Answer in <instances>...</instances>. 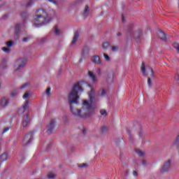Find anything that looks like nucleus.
Wrapping results in <instances>:
<instances>
[{
  "label": "nucleus",
  "instance_id": "1",
  "mask_svg": "<svg viewBox=\"0 0 179 179\" xmlns=\"http://www.w3.org/2000/svg\"><path fill=\"white\" fill-rule=\"evenodd\" d=\"M83 82H78L73 87L69 96V104L72 114L76 117H80V118H87L90 115L94 114V88L92 87V85H89L91 90L89 92L90 101L85 100L83 101V107L80 110L72 106V104H78L79 103V92H83Z\"/></svg>",
  "mask_w": 179,
  "mask_h": 179
},
{
  "label": "nucleus",
  "instance_id": "2",
  "mask_svg": "<svg viewBox=\"0 0 179 179\" xmlns=\"http://www.w3.org/2000/svg\"><path fill=\"white\" fill-rule=\"evenodd\" d=\"M50 23V17L47 15V12L44 9H39L36 11V15L33 21V24L36 27L43 26V24H48Z\"/></svg>",
  "mask_w": 179,
  "mask_h": 179
},
{
  "label": "nucleus",
  "instance_id": "3",
  "mask_svg": "<svg viewBox=\"0 0 179 179\" xmlns=\"http://www.w3.org/2000/svg\"><path fill=\"white\" fill-rule=\"evenodd\" d=\"M132 27H134V24H131L129 25L128 27V31L131 35H133L134 38H135L136 40H139L140 38L142 37V29H138L137 31H135L133 34H132Z\"/></svg>",
  "mask_w": 179,
  "mask_h": 179
},
{
  "label": "nucleus",
  "instance_id": "4",
  "mask_svg": "<svg viewBox=\"0 0 179 179\" xmlns=\"http://www.w3.org/2000/svg\"><path fill=\"white\" fill-rule=\"evenodd\" d=\"M33 136H34V133H29L25 135L23 141V145L27 146V145H29V143L33 141Z\"/></svg>",
  "mask_w": 179,
  "mask_h": 179
},
{
  "label": "nucleus",
  "instance_id": "5",
  "mask_svg": "<svg viewBox=\"0 0 179 179\" xmlns=\"http://www.w3.org/2000/svg\"><path fill=\"white\" fill-rule=\"evenodd\" d=\"M54 129H55V120H52L49 125H48L47 134L51 135L54 132Z\"/></svg>",
  "mask_w": 179,
  "mask_h": 179
},
{
  "label": "nucleus",
  "instance_id": "6",
  "mask_svg": "<svg viewBox=\"0 0 179 179\" xmlns=\"http://www.w3.org/2000/svg\"><path fill=\"white\" fill-rule=\"evenodd\" d=\"M170 166H171V159H169L164 162V166L162 167L161 171L162 173H167V171H169L170 169Z\"/></svg>",
  "mask_w": 179,
  "mask_h": 179
},
{
  "label": "nucleus",
  "instance_id": "7",
  "mask_svg": "<svg viewBox=\"0 0 179 179\" xmlns=\"http://www.w3.org/2000/svg\"><path fill=\"white\" fill-rule=\"evenodd\" d=\"M19 62V66L18 68L16 69L17 72H20V69H22V68H24V66H26V64H27V59H20V60H18Z\"/></svg>",
  "mask_w": 179,
  "mask_h": 179
},
{
  "label": "nucleus",
  "instance_id": "8",
  "mask_svg": "<svg viewBox=\"0 0 179 179\" xmlns=\"http://www.w3.org/2000/svg\"><path fill=\"white\" fill-rule=\"evenodd\" d=\"M22 124L24 128H26V127L29 126V124H30V115H29V114H27L23 117Z\"/></svg>",
  "mask_w": 179,
  "mask_h": 179
},
{
  "label": "nucleus",
  "instance_id": "9",
  "mask_svg": "<svg viewBox=\"0 0 179 179\" xmlns=\"http://www.w3.org/2000/svg\"><path fill=\"white\" fill-rule=\"evenodd\" d=\"M9 104V98L8 96L3 97L0 101V106L5 108Z\"/></svg>",
  "mask_w": 179,
  "mask_h": 179
},
{
  "label": "nucleus",
  "instance_id": "10",
  "mask_svg": "<svg viewBox=\"0 0 179 179\" xmlns=\"http://www.w3.org/2000/svg\"><path fill=\"white\" fill-rule=\"evenodd\" d=\"M29 101H27L24 103V105L22 108H20L18 110L19 114H24V111H26V110H27V108H29Z\"/></svg>",
  "mask_w": 179,
  "mask_h": 179
},
{
  "label": "nucleus",
  "instance_id": "11",
  "mask_svg": "<svg viewBox=\"0 0 179 179\" xmlns=\"http://www.w3.org/2000/svg\"><path fill=\"white\" fill-rule=\"evenodd\" d=\"M158 36L162 41H167V36H166V34L163 32L162 31H159L158 33Z\"/></svg>",
  "mask_w": 179,
  "mask_h": 179
},
{
  "label": "nucleus",
  "instance_id": "12",
  "mask_svg": "<svg viewBox=\"0 0 179 179\" xmlns=\"http://www.w3.org/2000/svg\"><path fill=\"white\" fill-rule=\"evenodd\" d=\"M78 38H79V33L76 31L74 34L71 45H75V44L78 43Z\"/></svg>",
  "mask_w": 179,
  "mask_h": 179
},
{
  "label": "nucleus",
  "instance_id": "13",
  "mask_svg": "<svg viewBox=\"0 0 179 179\" xmlns=\"http://www.w3.org/2000/svg\"><path fill=\"white\" fill-rule=\"evenodd\" d=\"M92 62H94V64H96L97 65L101 64V60L100 59V57L99 56H94L92 58Z\"/></svg>",
  "mask_w": 179,
  "mask_h": 179
},
{
  "label": "nucleus",
  "instance_id": "14",
  "mask_svg": "<svg viewBox=\"0 0 179 179\" xmlns=\"http://www.w3.org/2000/svg\"><path fill=\"white\" fill-rule=\"evenodd\" d=\"M89 76L90 78V79H92V82L94 83L95 82H97V77L96 76V75H94V73L92 71H89L88 72Z\"/></svg>",
  "mask_w": 179,
  "mask_h": 179
},
{
  "label": "nucleus",
  "instance_id": "15",
  "mask_svg": "<svg viewBox=\"0 0 179 179\" xmlns=\"http://www.w3.org/2000/svg\"><path fill=\"white\" fill-rule=\"evenodd\" d=\"M8 159H9V157H8L7 152H5L0 156V162H6V160H8Z\"/></svg>",
  "mask_w": 179,
  "mask_h": 179
},
{
  "label": "nucleus",
  "instance_id": "16",
  "mask_svg": "<svg viewBox=\"0 0 179 179\" xmlns=\"http://www.w3.org/2000/svg\"><path fill=\"white\" fill-rule=\"evenodd\" d=\"M101 134H107L108 132V127L102 126L100 129Z\"/></svg>",
  "mask_w": 179,
  "mask_h": 179
},
{
  "label": "nucleus",
  "instance_id": "17",
  "mask_svg": "<svg viewBox=\"0 0 179 179\" xmlns=\"http://www.w3.org/2000/svg\"><path fill=\"white\" fill-rule=\"evenodd\" d=\"M20 27H22V24H17L15 26V35L17 37H19V33H20Z\"/></svg>",
  "mask_w": 179,
  "mask_h": 179
},
{
  "label": "nucleus",
  "instance_id": "18",
  "mask_svg": "<svg viewBox=\"0 0 179 179\" xmlns=\"http://www.w3.org/2000/svg\"><path fill=\"white\" fill-rule=\"evenodd\" d=\"M54 33H55V36H60L61 34L62 33V31H60V29H59V28H58V26L56 25L54 29Z\"/></svg>",
  "mask_w": 179,
  "mask_h": 179
},
{
  "label": "nucleus",
  "instance_id": "19",
  "mask_svg": "<svg viewBox=\"0 0 179 179\" xmlns=\"http://www.w3.org/2000/svg\"><path fill=\"white\" fill-rule=\"evenodd\" d=\"M90 9L89 8V6H85V10H84V16L85 17H87V15H89V11Z\"/></svg>",
  "mask_w": 179,
  "mask_h": 179
},
{
  "label": "nucleus",
  "instance_id": "20",
  "mask_svg": "<svg viewBox=\"0 0 179 179\" xmlns=\"http://www.w3.org/2000/svg\"><path fill=\"white\" fill-rule=\"evenodd\" d=\"M141 72L143 75H146V66L143 62H142Z\"/></svg>",
  "mask_w": 179,
  "mask_h": 179
},
{
  "label": "nucleus",
  "instance_id": "21",
  "mask_svg": "<svg viewBox=\"0 0 179 179\" xmlns=\"http://www.w3.org/2000/svg\"><path fill=\"white\" fill-rule=\"evenodd\" d=\"M47 177L48 179H54L57 177V176L54 173L50 172L48 173Z\"/></svg>",
  "mask_w": 179,
  "mask_h": 179
},
{
  "label": "nucleus",
  "instance_id": "22",
  "mask_svg": "<svg viewBox=\"0 0 179 179\" xmlns=\"http://www.w3.org/2000/svg\"><path fill=\"white\" fill-rule=\"evenodd\" d=\"M136 153L140 157H143V156H145V152L141 151L140 150H136Z\"/></svg>",
  "mask_w": 179,
  "mask_h": 179
},
{
  "label": "nucleus",
  "instance_id": "23",
  "mask_svg": "<svg viewBox=\"0 0 179 179\" xmlns=\"http://www.w3.org/2000/svg\"><path fill=\"white\" fill-rule=\"evenodd\" d=\"M18 93L19 92H17V90H15L14 91H13L11 92L10 96H11V97H16L17 96Z\"/></svg>",
  "mask_w": 179,
  "mask_h": 179
},
{
  "label": "nucleus",
  "instance_id": "24",
  "mask_svg": "<svg viewBox=\"0 0 179 179\" xmlns=\"http://www.w3.org/2000/svg\"><path fill=\"white\" fill-rule=\"evenodd\" d=\"M83 55H85V54H89V48L85 47L83 50Z\"/></svg>",
  "mask_w": 179,
  "mask_h": 179
},
{
  "label": "nucleus",
  "instance_id": "25",
  "mask_svg": "<svg viewBox=\"0 0 179 179\" xmlns=\"http://www.w3.org/2000/svg\"><path fill=\"white\" fill-rule=\"evenodd\" d=\"M1 66L3 69H6V59H2Z\"/></svg>",
  "mask_w": 179,
  "mask_h": 179
},
{
  "label": "nucleus",
  "instance_id": "26",
  "mask_svg": "<svg viewBox=\"0 0 179 179\" xmlns=\"http://www.w3.org/2000/svg\"><path fill=\"white\" fill-rule=\"evenodd\" d=\"M108 47H110V43H104L102 46L103 50H107V48H108Z\"/></svg>",
  "mask_w": 179,
  "mask_h": 179
},
{
  "label": "nucleus",
  "instance_id": "27",
  "mask_svg": "<svg viewBox=\"0 0 179 179\" xmlns=\"http://www.w3.org/2000/svg\"><path fill=\"white\" fill-rule=\"evenodd\" d=\"M45 94H47L48 96H51V88L48 87L45 90Z\"/></svg>",
  "mask_w": 179,
  "mask_h": 179
},
{
  "label": "nucleus",
  "instance_id": "28",
  "mask_svg": "<svg viewBox=\"0 0 179 179\" xmlns=\"http://www.w3.org/2000/svg\"><path fill=\"white\" fill-rule=\"evenodd\" d=\"M6 45L8 48H10L12 45H13V41H8L6 43Z\"/></svg>",
  "mask_w": 179,
  "mask_h": 179
},
{
  "label": "nucleus",
  "instance_id": "29",
  "mask_svg": "<svg viewBox=\"0 0 179 179\" xmlns=\"http://www.w3.org/2000/svg\"><path fill=\"white\" fill-rule=\"evenodd\" d=\"M110 78H112L111 81H110L109 78H107V81L108 83H114V75L110 76Z\"/></svg>",
  "mask_w": 179,
  "mask_h": 179
},
{
  "label": "nucleus",
  "instance_id": "30",
  "mask_svg": "<svg viewBox=\"0 0 179 179\" xmlns=\"http://www.w3.org/2000/svg\"><path fill=\"white\" fill-rule=\"evenodd\" d=\"M148 85L149 87H152V79L150 78V77L148 78Z\"/></svg>",
  "mask_w": 179,
  "mask_h": 179
},
{
  "label": "nucleus",
  "instance_id": "31",
  "mask_svg": "<svg viewBox=\"0 0 179 179\" xmlns=\"http://www.w3.org/2000/svg\"><path fill=\"white\" fill-rule=\"evenodd\" d=\"M89 165H87V164H81L80 165H78V167H80V169H83V168H86L88 167Z\"/></svg>",
  "mask_w": 179,
  "mask_h": 179
},
{
  "label": "nucleus",
  "instance_id": "32",
  "mask_svg": "<svg viewBox=\"0 0 179 179\" xmlns=\"http://www.w3.org/2000/svg\"><path fill=\"white\" fill-rule=\"evenodd\" d=\"M2 50H3V51L4 52H6L7 54L8 53H9V52H10V49H9V48H2Z\"/></svg>",
  "mask_w": 179,
  "mask_h": 179
},
{
  "label": "nucleus",
  "instance_id": "33",
  "mask_svg": "<svg viewBox=\"0 0 179 179\" xmlns=\"http://www.w3.org/2000/svg\"><path fill=\"white\" fill-rule=\"evenodd\" d=\"M30 96V94L28 92H25L24 94L23 95L22 98L23 99H29V96Z\"/></svg>",
  "mask_w": 179,
  "mask_h": 179
},
{
  "label": "nucleus",
  "instance_id": "34",
  "mask_svg": "<svg viewBox=\"0 0 179 179\" xmlns=\"http://www.w3.org/2000/svg\"><path fill=\"white\" fill-rule=\"evenodd\" d=\"M100 113L102 115H105V117H107V111H106V110H101Z\"/></svg>",
  "mask_w": 179,
  "mask_h": 179
},
{
  "label": "nucleus",
  "instance_id": "35",
  "mask_svg": "<svg viewBox=\"0 0 179 179\" xmlns=\"http://www.w3.org/2000/svg\"><path fill=\"white\" fill-rule=\"evenodd\" d=\"M138 136L140 138H142L143 136V131L141 130V129H139V131H138Z\"/></svg>",
  "mask_w": 179,
  "mask_h": 179
},
{
  "label": "nucleus",
  "instance_id": "36",
  "mask_svg": "<svg viewBox=\"0 0 179 179\" xmlns=\"http://www.w3.org/2000/svg\"><path fill=\"white\" fill-rule=\"evenodd\" d=\"M106 94H107V92H106V90L103 89L101 93V96H102V97H104Z\"/></svg>",
  "mask_w": 179,
  "mask_h": 179
},
{
  "label": "nucleus",
  "instance_id": "37",
  "mask_svg": "<svg viewBox=\"0 0 179 179\" xmlns=\"http://www.w3.org/2000/svg\"><path fill=\"white\" fill-rule=\"evenodd\" d=\"M104 58L106 61H110V57L107 54H103Z\"/></svg>",
  "mask_w": 179,
  "mask_h": 179
},
{
  "label": "nucleus",
  "instance_id": "38",
  "mask_svg": "<svg viewBox=\"0 0 179 179\" xmlns=\"http://www.w3.org/2000/svg\"><path fill=\"white\" fill-rule=\"evenodd\" d=\"M21 16L23 17V19H26V17H27V14L26 13H22L21 14Z\"/></svg>",
  "mask_w": 179,
  "mask_h": 179
},
{
  "label": "nucleus",
  "instance_id": "39",
  "mask_svg": "<svg viewBox=\"0 0 179 179\" xmlns=\"http://www.w3.org/2000/svg\"><path fill=\"white\" fill-rule=\"evenodd\" d=\"M27 86H29V84L25 83V84L22 85V86L21 87H20V89H24L25 87H27Z\"/></svg>",
  "mask_w": 179,
  "mask_h": 179
},
{
  "label": "nucleus",
  "instance_id": "40",
  "mask_svg": "<svg viewBox=\"0 0 179 179\" xmlns=\"http://www.w3.org/2000/svg\"><path fill=\"white\" fill-rule=\"evenodd\" d=\"M118 50V46H113L112 47V51H117Z\"/></svg>",
  "mask_w": 179,
  "mask_h": 179
},
{
  "label": "nucleus",
  "instance_id": "41",
  "mask_svg": "<svg viewBox=\"0 0 179 179\" xmlns=\"http://www.w3.org/2000/svg\"><path fill=\"white\" fill-rule=\"evenodd\" d=\"M22 41H24V43H27V41H29V38L27 37L23 38Z\"/></svg>",
  "mask_w": 179,
  "mask_h": 179
},
{
  "label": "nucleus",
  "instance_id": "42",
  "mask_svg": "<svg viewBox=\"0 0 179 179\" xmlns=\"http://www.w3.org/2000/svg\"><path fill=\"white\" fill-rule=\"evenodd\" d=\"M174 48H176V50H177L178 52H179V45H174Z\"/></svg>",
  "mask_w": 179,
  "mask_h": 179
},
{
  "label": "nucleus",
  "instance_id": "43",
  "mask_svg": "<svg viewBox=\"0 0 179 179\" xmlns=\"http://www.w3.org/2000/svg\"><path fill=\"white\" fill-rule=\"evenodd\" d=\"M86 132H87V129H86V128H83V134L84 135H86Z\"/></svg>",
  "mask_w": 179,
  "mask_h": 179
},
{
  "label": "nucleus",
  "instance_id": "44",
  "mask_svg": "<svg viewBox=\"0 0 179 179\" xmlns=\"http://www.w3.org/2000/svg\"><path fill=\"white\" fill-rule=\"evenodd\" d=\"M151 73H152L151 78H155V73L153 71V69H151Z\"/></svg>",
  "mask_w": 179,
  "mask_h": 179
},
{
  "label": "nucleus",
  "instance_id": "45",
  "mask_svg": "<svg viewBox=\"0 0 179 179\" xmlns=\"http://www.w3.org/2000/svg\"><path fill=\"white\" fill-rule=\"evenodd\" d=\"M96 73H98L99 75H101V70L100 69H97Z\"/></svg>",
  "mask_w": 179,
  "mask_h": 179
},
{
  "label": "nucleus",
  "instance_id": "46",
  "mask_svg": "<svg viewBox=\"0 0 179 179\" xmlns=\"http://www.w3.org/2000/svg\"><path fill=\"white\" fill-rule=\"evenodd\" d=\"M8 131H9V128L6 127L4 129V130L3 131V134H5V132H8Z\"/></svg>",
  "mask_w": 179,
  "mask_h": 179
},
{
  "label": "nucleus",
  "instance_id": "47",
  "mask_svg": "<svg viewBox=\"0 0 179 179\" xmlns=\"http://www.w3.org/2000/svg\"><path fill=\"white\" fill-rule=\"evenodd\" d=\"M51 146H52V142L50 143L48 145L47 149H50V148H51Z\"/></svg>",
  "mask_w": 179,
  "mask_h": 179
},
{
  "label": "nucleus",
  "instance_id": "48",
  "mask_svg": "<svg viewBox=\"0 0 179 179\" xmlns=\"http://www.w3.org/2000/svg\"><path fill=\"white\" fill-rule=\"evenodd\" d=\"M133 175H134L135 177H136V176H138V172H136V171H134Z\"/></svg>",
  "mask_w": 179,
  "mask_h": 179
},
{
  "label": "nucleus",
  "instance_id": "49",
  "mask_svg": "<svg viewBox=\"0 0 179 179\" xmlns=\"http://www.w3.org/2000/svg\"><path fill=\"white\" fill-rule=\"evenodd\" d=\"M117 36L118 37H121V36H122V34L121 32H118V33L117 34Z\"/></svg>",
  "mask_w": 179,
  "mask_h": 179
},
{
  "label": "nucleus",
  "instance_id": "50",
  "mask_svg": "<svg viewBox=\"0 0 179 179\" xmlns=\"http://www.w3.org/2000/svg\"><path fill=\"white\" fill-rule=\"evenodd\" d=\"M62 67L60 68V69L59 70L58 74H59V75H61V73H62Z\"/></svg>",
  "mask_w": 179,
  "mask_h": 179
},
{
  "label": "nucleus",
  "instance_id": "51",
  "mask_svg": "<svg viewBox=\"0 0 179 179\" xmlns=\"http://www.w3.org/2000/svg\"><path fill=\"white\" fill-rule=\"evenodd\" d=\"M47 41V39L43 38L41 39V43H45Z\"/></svg>",
  "mask_w": 179,
  "mask_h": 179
},
{
  "label": "nucleus",
  "instance_id": "52",
  "mask_svg": "<svg viewBox=\"0 0 179 179\" xmlns=\"http://www.w3.org/2000/svg\"><path fill=\"white\" fill-rule=\"evenodd\" d=\"M178 141H179V136H178L177 139L174 141L173 143H177V142H178Z\"/></svg>",
  "mask_w": 179,
  "mask_h": 179
},
{
  "label": "nucleus",
  "instance_id": "53",
  "mask_svg": "<svg viewBox=\"0 0 179 179\" xmlns=\"http://www.w3.org/2000/svg\"><path fill=\"white\" fill-rule=\"evenodd\" d=\"M122 20L123 23H125V19L124 18V15L122 16Z\"/></svg>",
  "mask_w": 179,
  "mask_h": 179
},
{
  "label": "nucleus",
  "instance_id": "54",
  "mask_svg": "<svg viewBox=\"0 0 179 179\" xmlns=\"http://www.w3.org/2000/svg\"><path fill=\"white\" fill-rule=\"evenodd\" d=\"M143 164H144V166H146V162L145 161H143Z\"/></svg>",
  "mask_w": 179,
  "mask_h": 179
},
{
  "label": "nucleus",
  "instance_id": "55",
  "mask_svg": "<svg viewBox=\"0 0 179 179\" xmlns=\"http://www.w3.org/2000/svg\"><path fill=\"white\" fill-rule=\"evenodd\" d=\"M129 135L130 138H132V136L131 135V133L129 132Z\"/></svg>",
  "mask_w": 179,
  "mask_h": 179
},
{
  "label": "nucleus",
  "instance_id": "56",
  "mask_svg": "<svg viewBox=\"0 0 179 179\" xmlns=\"http://www.w3.org/2000/svg\"><path fill=\"white\" fill-rule=\"evenodd\" d=\"M176 79H177V80H179V76L178 75L177 76V78Z\"/></svg>",
  "mask_w": 179,
  "mask_h": 179
},
{
  "label": "nucleus",
  "instance_id": "57",
  "mask_svg": "<svg viewBox=\"0 0 179 179\" xmlns=\"http://www.w3.org/2000/svg\"><path fill=\"white\" fill-rule=\"evenodd\" d=\"M53 3H57V1H53Z\"/></svg>",
  "mask_w": 179,
  "mask_h": 179
},
{
  "label": "nucleus",
  "instance_id": "58",
  "mask_svg": "<svg viewBox=\"0 0 179 179\" xmlns=\"http://www.w3.org/2000/svg\"><path fill=\"white\" fill-rule=\"evenodd\" d=\"M6 171V170H5L4 171H3V173H5Z\"/></svg>",
  "mask_w": 179,
  "mask_h": 179
},
{
  "label": "nucleus",
  "instance_id": "59",
  "mask_svg": "<svg viewBox=\"0 0 179 179\" xmlns=\"http://www.w3.org/2000/svg\"><path fill=\"white\" fill-rule=\"evenodd\" d=\"M49 1H51V0H49Z\"/></svg>",
  "mask_w": 179,
  "mask_h": 179
}]
</instances>
